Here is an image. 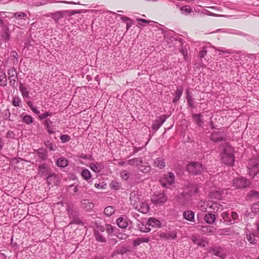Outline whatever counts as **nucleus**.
Masks as SVG:
<instances>
[{"instance_id": "1", "label": "nucleus", "mask_w": 259, "mask_h": 259, "mask_svg": "<svg viewBox=\"0 0 259 259\" xmlns=\"http://www.w3.org/2000/svg\"><path fill=\"white\" fill-rule=\"evenodd\" d=\"M221 154L222 161L225 164L228 166L234 164L235 159L233 148L228 143L223 145V151Z\"/></svg>"}, {"instance_id": "2", "label": "nucleus", "mask_w": 259, "mask_h": 259, "mask_svg": "<svg viewBox=\"0 0 259 259\" xmlns=\"http://www.w3.org/2000/svg\"><path fill=\"white\" fill-rule=\"evenodd\" d=\"M50 168L47 164L44 163L41 164L38 166V175L40 177L47 176V181L50 184V178L55 176L54 173H50Z\"/></svg>"}, {"instance_id": "3", "label": "nucleus", "mask_w": 259, "mask_h": 259, "mask_svg": "<svg viewBox=\"0 0 259 259\" xmlns=\"http://www.w3.org/2000/svg\"><path fill=\"white\" fill-rule=\"evenodd\" d=\"M203 170L204 167L202 164L197 162H192L187 166V170L193 175L200 174Z\"/></svg>"}, {"instance_id": "4", "label": "nucleus", "mask_w": 259, "mask_h": 259, "mask_svg": "<svg viewBox=\"0 0 259 259\" xmlns=\"http://www.w3.org/2000/svg\"><path fill=\"white\" fill-rule=\"evenodd\" d=\"M250 185V181L244 177L237 178L233 181V186L237 189L246 188L249 187Z\"/></svg>"}, {"instance_id": "5", "label": "nucleus", "mask_w": 259, "mask_h": 259, "mask_svg": "<svg viewBox=\"0 0 259 259\" xmlns=\"http://www.w3.org/2000/svg\"><path fill=\"white\" fill-rule=\"evenodd\" d=\"M175 175L172 172H169L167 174L164 175L163 177L160 180V183L163 187L169 188L175 182Z\"/></svg>"}, {"instance_id": "6", "label": "nucleus", "mask_w": 259, "mask_h": 259, "mask_svg": "<svg viewBox=\"0 0 259 259\" xmlns=\"http://www.w3.org/2000/svg\"><path fill=\"white\" fill-rule=\"evenodd\" d=\"M227 135L225 132H213L210 135V139L214 142H226L227 141Z\"/></svg>"}, {"instance_id": "7", "label": "nucleus", "mask_w": 259, "mask_h": 259, "mask_svg": "<svg viewBox=\"0 0 259 259\" xmlns=\"http://www.w3.org/2000/svg\"><path fill=\"white\" fill-rule=\"evenodd\" d=\"M46 130L49 134H55L56 131L55 125H53V122L50 119L47 118L43 122Z\"/></svg>"}, {"instance_id": "8", "label": "nucleus", "mask_w": 259, "mask_h": 259, "mask_svg": "<svg viewBox=\"0 0 259 259\" xmlns=\"http://www.w3.org/2000/svg\"><path fill=\"white\" fill-rule=\"evenodd\" d=\"M192 240L194 244H196L201 247H205L208 243L207 238L204 237L202 238L200 236H192Z\"/></svg>"}, {"instance_id": "9", "label": "nucleus", "mask_w": 259, "mask_h": 259, "mask_svg": "<svg viewBox=\"0 0 259 259\" xmlns=\"http://www.w3.org/2000/svg\"><path fill=\"white\" fill-rule=\"evenodd\" d=\"M67 13L68 11H56L50 13L48 16L52 18L56 23H58L59 20L63 18Z\"/></svg>"}, {"instance_id": "10", "label": "nucleus", "mask_w": 259, "mask_h": 259, "mask_svg": "<svg viewBox=\"0 0 259 259\" xmlns=\"http://www.w3.org/2000/svg\"><path fill=\"white\" fill-rule=\"evenodd\" d=\"M167 200V197L163 193L155 195L152 198V201L156 204L164 203Z\"/></svg>"}, {"instance_id": "11", "label": "nucleus", "mask_w": 259, "mask_h": 259, "mask_svg": "<svg viewBox=\"0 0 259 259\" xmlns=\"http://www.w3.org/2000/svg\"><path fill=\"white\" fill-rule=\"evenodd\" d=\"M130 201L131 204L135 208H137L138 205H139L142 201L140 197L135 192L131 193Z\"/></svg>"}, {"instance_id": "12", "label": "nucleus", "mask_w": 259, "mask_h": 259, "mask_svg": "<svg viewBox=\"0 0 259 259\" xmlns=\"http://www.w3.org/2000/svg\"><path fill=\"white\" fill-rule=\"evenodd\" d=\"M159 237L165 240H174L176 239L177 235L175 231L169 232L167 233H161L159 234Z\"/></svg>"}, {"instance_id": "13", "label": "nucleus", "mask_w": 259, "mask_h": 259, "mask_svg": "<svg viewBox=\"0 0 259 259\" xmlns=\"http://www.w3.org/2000/svg\"><path fill=\"white\" fill-rule=\"evenodd\" d=\"M210 212L213 213H217L219 211H221L223 210V206L217 202L211 201L209 203Z\"/></svg>"}, {"instance_id": "14", "label": "nucleus", "mask_w": 259, "mask_h": 259, "mask_svg": "<svg viewBox=\"0 0 259 259\" xmlns=\"http://www.w3.org/2000/svg\"><path fill=\"white\" fill-rule=\"evenodd\" d=\"M67 210L68 212V216L69 218L72 220L78 217L79 212L78 210L73 209V206L70 205H67Z\"/></svg>"}, {"instance_id": "15", "label": "nucleus", "mask_w": 259, "mask_h": 259, "mask_svg": "<svg viewBox=\"0 0 259 259\" xmlns=\"http://www.w3.org/2000/svg\"><path fill=\"white\" fill-rule=\"evenodd\" d=\"M222 219L220 220L221 222L225 223L226 225L233 224L234 222L231 221V216L229 213L227 211L223 212L221 214Z\"/></svg>"}, {"instance_id": "16", "label": "nucleus", "mask_w": 259, "mask_h": 259, "mask_svg": "<svg viewBox=\"0 0 259 259\" xmlns=\"http://www.w3.org/2000/svg\"><path fill=\"white\" fill-rule=\"evenodd\" d=\"M200 230L201 231V232L204 234L210 235L215 231L216 228L213 226H202Z\"/></svg>"}, {"instance_id": "17", "label": "nucleus", "mask_w": 259, "mask_h": 259, "mask_svg": "<svg viewBox=\"0 0 259 259\" xmlns=\"http://www.w3.org/2000/svg\"><path fill=\"white\" fill-rule=\"evenodd\" d=\"M210 202L211 201H205L201 200L198 202L197 207L200 210L205 212L208 208H210L209 203H210Z\"/></svg>"}, {"instance_id": "18", "label": "nucleus", "mask_w": 259, "mask_h": 259, "mask_svg": "<svg viewBox=\"0 0 259 259\" xmlns=\"http://www.w3.org/2000/svg\"><path fill=\"white\" fill-rule=\"evenodd\" d=\"M259 173V164L256 163L249 168V176L254 178Z\"/></svg>"}, {"instance_id": "19", "label": "nucleus", "mask_w": 259, "mask_h": 259, "mask_svg": "<svg viewBox=\"0 0 259 259\" xmlns=\"http://www.w3.org/2000/svg\"><path fill=\"white\" fill-rule=\"evenodd\" d=\"M135 209L143 213H146L149 211V208L147 203L141 201L140 204L138 205L137 208H135Z\"/></svg>"}, {"instance_id": "20", "label": "nucleus", "mask_w": 259, "mask_h": 259, "mask_svg": "<svg viewBox=\"0 0 259 259\" xmlns=\"http://www.w3.org/2000/svg\"><path fill=\"white\" fill-rule=\"evenodd\" d=\"M204 219L207 224H212L216 220V216L214 214L210 212L205 215Z\"/></svg>"}, {"instance_id": "21", "label": "nucleus", "mask_w": 259, "mask_h": 259, "mask_svg": "<svg viewBox=\"0 0 259 259\" xmlns=\"http://www.w3.org/2000/svg\"><path fill=\"white\" fill-rule=\"evenodd\" d=\"M117 225L119 227L122 229H125L128 226V222L126 218L119 217L116 221Z\"/></svg>"}, {"instance_id": "22", "label": "nucleus", "mask_w": 259, "mask_h": 259, "mask_svg": "<svg viewBox=\"0 0 259 259\" xmlns=\"http://www.w3.org/2000/svg\"><path fill=\"white\" fill-rule=\"evenodd\" d=\"M183 217L187 221L194 222V212L192 210H186L183 213Z\"/></svg>"}, {"instance_id": "23", "label": "nucleus", "mask_w": 259, "mask_h": 259, "mask_svg": "<svg viewBox=\"0 0 259 259\" xmlns=\"http://www.w3.org/2000/svg\"><path fill=\"white\" fill-rule=\"evenodd\" d=\"M199 188L197 185L194 184H190L188 187V192L187 193L189 195H194L198 193Z\"/></svg>"}, {"instance_id": "24", "label": "nucleus", "mask_w": 259, "mask_h": 259, "mask_svg": "<svg viewBox=\"0 0 259 259\" xmlns=\"http://www.w3.org/2000/svg\"><path fill=\"white\" fill-rule=\"evenodd\" d=\"M224 191L220 190H215L211 191L210 194V197L211 198L215 199H221L223 195Z\"/></svg>"}, {"instance_id": "25", "label": "nucleus", "mask_w": 259, "mask_h": 259, "mask_svg": "<svg viewBox=\"0 0 259 259\" xmlns=\"http://www.w3.org/2000/svg\"><path fill=\"white\" fill-rule=\"evenodd\" d=\"M192 118L195 122L199 126H201L204 121L202 120V115L201 114H192Z\"/></svg>"}, {"instance_id": "26", "label": "nucleus", "mask_w": 259, "mask_h": 259, "mask_svg": "<svg viewBox=\"0 0 259 259\" xmlns=\"http://www.w3.org/2000/svg\"><path fill=\"white\" fill-rule=\"evenodd\" d=\"M127 163L129 165L132 166H140L141 164H143V161L141 158H134L128 160Z\"/></svg>"}, {"instance_id": "27", "label": "nucleus", "mask_w": 259, "mask_h": 259, "mask_svg": "<svg viewBox=\"0 0 259 259\" xmlns=\"http://www.w3.org/2000/svg\"><path fill=\"white\" fill-rule=\"evenodd\" d=\"M183 93V88L182 87H179L177 88L175 92V97L174 98L172 102L174 103H177L178 102L181 97L182 96Z\"/></svg>"}, {"instance_id": "28", "label": "nucleus", "mask_w": 259, "mask_h": 259, "mask_svg": "<svg viewBox=\"0 0 259 259\" xmlns=\"http://www.w3.org/2000/svg\"><path fill=\"white\" fill-rule=\"evenodd\" d=\"M89 167L93 171L95 172H100L103 168L102 165L98 162L90 163Z\"/></svg>"}, {"instance_id": "29", "label": "nucleus", "mask_w": 259, "mask_h": 259, "mask_svg": "<svg viewBox=\"0 0 259 259\" xmlns=\"http://www.w3.org/2000/svg\"><path fill=\"white\" fill-rule=\"evenodd\" d=\"M68 160L64 157L58 158L56 161L57 165L61 167H65L67 166L68 165Z\"/></svg>"}, {"instance_id": "30", "label": "nucleus", "mask_w": 259, "mask_h": 259, "mask_svg": "<svg viewBox=\"0 0 259 259\" xmlns=\"http://www.w3.org/2000/svg\"><path fill=\"white\" fill-rule=\"evenodd\" d=\"M36 153L41 161L45 160L47 158L48 153L46 149H39L37 150Z\"/></svg>"}, {"instance_id": "31", "label": "nucleus", "mask_w": 259, "mask_h": 259, "mask_svg": "<svg viewBox=\"0 0 259 259\" xmlns=\"http://www.w3.org/2000/svg\"><path fill=\"white\" fill-rule=\"evenodd\" d=\"M147 225H148L149 226L157 227H159L161 225V223L160 221L157 219L155 218H150L147 223Z\"/></svg>"}, {"instance_id": "32", "label": "nucleus", "mask_w": 259, "mask_h": 259, "mask_svg": "<svg viewBox=\"0 0 259 259\" xmlns=\"http://www.w3.org/2000/svg\"><path fill=\"white\" fill-rule=\"evenodd\" d=\"M186 99L189 106L192 108H194V99L192 98V96L190 94V93L188 91L186 92Z\"/></svg>"}, {"instance_id": "33", "label": "nucleus", "mask_w": 259, "mask_h": 259, "mask_svg": "<svg viewBox=\"0 0 259 259\" xmlns=\"http://www.w3.org/2000/svg\"><path fill=\"white\" fill-rule=\"evenodd\" d=\"M81 205L83 208L86 210H91L94 206V205L93 203L89 202L87 200H84L82 202Z\"/></svg>"}, {"instance_id": "34", "label": "nucleus", "mask_w": 259, "mask_h": 259, "mask_svg": "<svg viewBox=\"0 0 259 259\" xmlns=\"http://www.w3.org/2000/svg\"><path fill=\"white\" fill-rule=\"evenodd\" d=\"M81 176L87 181L92 177L91 173L88 169H83L81 172Z\"/></svg>"}, {"instance_id": "35", "label": "nucleus", "mask_w": 259, "mask_h": 259, "mask_svg": "<svg viewBox=\"0 0 259 259\" xmlns=\"http://www.w3.org/2000/svg\"><path fill=\"white\" fill-rule=\"evenodd\" d=\"M45 145L51 151H55L57 150V147L56 144L49 140L46 141L45 142Z\"/></svg>"}, {"instance_id": "36", "label": "nucleus", "mask_w": 259, "mask_h": 259, "mask_svg": "<svg viewBox=\"0 0 259 259\" xmlns=\"http://www.w3.org/2000/svg\"><path fill=\"white\" fill-rule=\"evenodd\" d=\"M22 121L26 124H30L33 121V119L31 116L29 115L22 114Z\"/></svg>"}, {"instance_id": "37", "label": "nucleus", "mask_w": 259, "mask_h": 259, "mask_svg": "<svg viewBox=\"0 0 259 259\" xmlns=\"http://www.w3.org/2000/svg\"><path fill=\"white\" fill-rule=\"evenodd\" d=\"M115 210V208L113 206H109L104 209V213L106 215L110 217L114 212Z\"/></svg>"}, {"instance_id": "38", "label": "nucleus", "mask_w": 259, "mask_h": 259, "mask_svg": "<svg viewBox=\"0 0 259 259\" xmlns=\"http://www.w3.org/2000/svg\"><path fill=\"white\" fill-rule=\"evenodd\" d=\"M154 165L159 168H162L165 166V162L162 158L159 157L155 160Z\"/></svg>"}, {"instance_id": "39", "label": "nucleus", "mask_w": 259, "mask_h": 259, "mask_svg": "<svg viewBox=\"0 0 259 259\" xmlns=\"http://www.w3.org/2000/svg\"><path fill=\"white\" fill-rule=\"evenodd\" d=\"M7 84L6 75L3 72H0V85L5 87Z\"/></svg>"}, {"instance_id": "40", "label": "nucleus", "mask_w": 259, "mask_h": 259, "mask_svg": "<svg viewBox=\"0 0 259 259\" xmlns=\"http://www.w3.org/2000/svg\"><path fill=\"white\" fill-rule=\"evenodd\" d=\"M138 169L142 172L148 173L151 170V166L147 164L146 165L141 164L140 166H138Z\"/></svg>"}, {"instance_id": "41", "label": "nucleus", "mask_w": 259, "mask_h": 259, "mask_svg": "<svg viewBox=\"0 0 259 259\" xmlns=\"http://www.w3.org/2000/svg\"><path fill=\"white\" fill-rule=\"evenodd\" d=\"M19 89L24 98L29 97V92L26 87H24L22 84H21L19 87Z\"/></svg>"}, {"instance_id": "42", "label": "nucleus", "mask_w": 259, "mask_h": 259, "mask_svg": "<svg viewBox=\"0 0 259 259\" xmlns=\"http://www.w3.org/2000/svg\"><path fill=\"white\" fill-rule=\"evenodd\" d=\"M246 236L247 240L251 244H255L256 242L255 241L254 235L251 234L249 231L246 232Z\"/></svg>"}, {"instance_id": "43", "label": "nucleus", "mask_w": 259, "mask_h": 259, "mask_svg": "<svg viewBox=\"0 0 259 259\" xmlns=\"http://www.w3.org/2000/svg\"><path fill=\"white\" fill-rule=\"evenodd\" d=\"M221 247H214L211 248L209 252L213 253L215 256H221L220 253L221 252Z\"/></svg>"}, {"instance_id": "44", "label": "nucleus", "mask_w": 259, "mask_h": 259, "mask_svg": "<svg viewBox=\"0 0 259 259\" xmlns=\"http://www.w3.org/2000/svg\"><path fill=\"white\" fill-rule=\"evenodd\" d=\"M95 238L96 240L101 242L104 243L106 242V238L104 237L99 232H95Z\"/></svg>"}, {"instance_id": "45", "label": "nucleus", "mask_w": 259, "mask_h": 259, "mask_svg": "<svg viewBox=\"0 0 259 259\" xmlns=\"http://www.w3.org/2000/svg\"><path fill=\"white\" fill-rule=\"evenodd\" d=\"M180 11L182 13L185 15H188L192 11V9L189 6L182 7L180 8Z\"/></svg>"}, {"instance_id": "46", "label": "nucleus", "mask_w": 259, "mask_h": 259, "mask_svg": "<svg viewBox=\"0 0 259 259\" xmlns=\"http://www.w3.org/2000/svg\"><path fill=\"white\" fill-rule=\"evenodd\" d=\"M26 16V14L22 12H18L14 14V17L16 20L22 19Z\"/></svg>"}, {"instance_id": "47", "label": "nucleus", "mask_w": 259, "mask_h": 259, "mask_svg": "<svg viewBox=\"0 0 259 259\" xmlns=\"http://www.w3.org/2000/svg\"><path fill=\"white\" fill-rule=\"evenodd\" d=\"M231 216V221H233L234 222V224L236 222H238L239 221V217L238 214V213L235 211H232L231 212V214L230 215Z\"/></svg>"}, {"instance_id": "48", "label": "nucleus", "mask_w": 259, "mask_h": 259, "mask_svg": "<svg viewBox=\"0 0 259 259\" xmlns=\"http://www.w3.org/2000/svg\"><path fill=\"white\" fill-rule=\"evenodd\" d=\"M49 3H52L51 1L48 0H39V1H37L34 3V5L36 7H39L41 6H44L47 5Z\"/></svg>"}, {"instance_id": "49", "label": "nucleus", "mask_w": 259, "mask_h": 259, "mask_svg": "<svg viewBox=\"0 0 259 259\" xmlns=\"http://www.w3.org/2000/svg\"><path fill=\"white\" fill-rule=\"evenodd\" d=\"M139 229L141 232H149L151 229L150 228L147 227L146 225H144L143 223L139 225Z\"/></svg>"}, {"instance_id": "50", "label": "nucleus", "mask_w": 259, "mask_h": 259, "mask_svg": "<svg viewBox=\"0 0 259 259\" xmlns=\"http://www.w3.org/2000/svg\"><path fill=\"white\" fill-rule=\"evenodd\" d=\"M231 230L229 228H225L219 230L220 235H229L231 234Z\"/></svg>"}, {"instance_id": "51", "label": "nucleus", "mask_w": 259, "mask_h": 259, "mask_svg": "<svg viewBox=\"0 0 259 259\" xmlns=\"http://www.w3.org/2000/svg\"><path fill=\"white\" fill-rule=\"evenodd\" d=\"M130 175V172L125 170H122L120 174L121 178L124 180H127L128 179Z\"/></svg>"}, {"instance_id": "52", "label": "nucleus", "mask_w": 259, "mask_h": 259, "mask_svg": "<svg viewBox=\"0 0 259 259\" xmlns=\"http://www.w3.org/2000/svg\"><path fill=\"white\" fill-rule=\"evenodd\" d=\"M71 139L70 137L68 135H62L60 136V140L62 143H66L69 141Z\"/></svg>"}, {"instance_id": "53", "label": "nucleus", "mask_w": 259, "mask_h": 259, "mask_svg": "<svg viewBox=\"0 0 259 259\" xmlns=\"http://www.w3.org/2000/svg\"><path fill=\"white\" fill-rule=\"evenodd\" d=\"M251 209L252 211L254 213L259 212V201L252 205Z\"/></svg>"}, {"instance_id": "54", "label": "nucleus", "mask_w": 259, "mask_h": 259, "mask_svg": "<svg viewBox=\"0 0 259 259\" xmlns=\"http://www.w3.org/2000/svg\"><path fill=\"white\" fill-rule=\"evenodd\" d=\"M73 224H75L77 225H83V223L82 221L78 218V217H76L72 220V221L70 222L69 225H71Z\"/></svg>"}, {"instance_id": "55", "label": "nucleus", "mask_w": 259, "mask_h": 259, "mask_svg": "<svg viewBox=\"0 0 259 259\" xmlns=\"http://www.w3.org/2000/svg\"><path fill=\"white\" fill-rule=\"evenodd\" d=\"M207 52V47H203L202 49L199 52V56L200 58H204V56L206 55Z\"/></svg>"}, {"instance_id": "56", "label": "nucleus", "mask_w": 259, "mask_h": 259, "mask_svg": "<svg viewBox=\"0 0 259 259\" xmlns=\"http://www.w3.org/2000/svg\"><path fill=\"white\" fill-rule=\"evenodd\" d=\"M8 74L9 75V77H14L15 76H17V74L16 72V71L15 69L11 68L8 70Z\"/></svg>"}, {"instance_id": "57", "label": "nucleus", "mask_w": 259, "mask_h": 259, "mask_svg": "<svg viewBox=\"0 0 259 259\" xmlns=\"http://www.w3.org/2000/svg\"><path fill=\"white\" fill-rule=\"evenodd\" d=\"M21 102V100L18 97H14L13 100V105L14 106L18 107L20 106V103Z\"/></svg>"}, {"instance_id": "58", "label": "nucleus", "mask_w": 259, "mask_h": 259, "mask_svg": "<svg viewBox=\"0 0 259 259\" xmlns=\"http://www.w3.org/2000/svg\"><path fill=\"white\" fill-rule=\"evenodd\" d=\"M9 79L10 80V82L12 86L15 87V85L17 84V79H18L17 76H15V78L14 77H9Z\"/></svg>"}, {"instance_id": "59", "label": "nucleus", "mask_w": 259, "mask_h": 259, "mask_svg": "<svg viewBox=\"0 0 259 259\" xmlns=\"http://www.w3.org/2000/svg\"><path fill=\"white\" fill-rule=\"evenodd\" d=\"M162 125L161 124V123H160V121H156L155 122H154L153 123V125L152 126V128L153 130H155V131H157L158 130L160 127V126H161Z\"/></svg>"}, {"instance_id": "60", "label": "nucleus", "mask_w": 259, "mask_h": 259, "mask_svg": "<svg viewBox=\"0 0 259 259\" xmlns=\"http://www.w3.org/2000/svg\"><path fill=\"white\" fill-rule=\"evenodd\" d=\"M52 116V113H50V112H46L45 113L40 115L39 116V118L40 119H44L46 118L48 116Z\"/></svg>"}, {"instance_id": "61", "label": "nucleus", "mask_w": 259, "mask_h": 259, "mask_svg": "<svg viewBox=\"0 0 259 259\" xmlns=\"http://www.w3.org/2000/svg\"><path fill=\"white\" fill-rule=\"evenodd\" d=\"M216 50L219 52L224 53V54H230L232 53V51L231 50H227L225 48H223L222 49H217Z\"/></svg>"}, {"instance_id": "62", "label": "nucleus", "mask_w": 259, "mask_h": 259, "mask_svg": "<svg viewBox=\"0 0 259 259\" xmlns=\"http://www.w3.org/2000/svg\"><path fill=\"white\" fill-rule=\"evenodd\" d=\"M141 244V241L140 238H138L133 241V245L135 247H136Z\"/></svg>"}, {"instance_id": "63", "label": "nucleus", "mask_w": 259, "mask_h": 259, "mask_svg": "<svg viewBox=\"0 0 259 259\" xmlns=\"http://www.w3.org/2000/svg\"><path fill=\"white\" fill-rule=\"evenodd\" d=\"M181 53L184 56L185 59H186V57L188 55V51L186 49H184L183 47H182L181 50Z\"/></svg>"}, {"instance_id": "64", "label": "nucleus", "mask_w": 259, "mask_h": 259, "mask_svg": "<svg viewBox=\"0 0 259 259\" xmlns=\"http://www.w3.org/2000/svg\"><path fill=\"white\" fill-rule=\"evenodd\" d=\"M12 56L15 59V61L18 62V54L16 51H12L11 52Z\"/></svg>"}]
</instances>
